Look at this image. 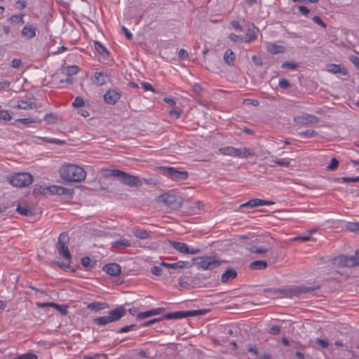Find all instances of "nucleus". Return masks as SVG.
I'll return each mask as SVG.
<instances>
[{"instance_id":"6ab92c4d","label":"nucleus","mask_w":359,"mask_h":359,"mask_svg":"<svg viewBox=\"0 0 359 359\" xmlns=\"http://www.w3.org/2000/svg\"><path fill=\"white\" fill-rule=\"evenodd\" d=\"M255 154V150L252 148H236L235 157L247 158L250 156H254Z\"/></svg>"},{"instance_id":"603ef678","label":"nucleus","mask_w":359,"mask_h":359,"mask_svg":"<svg viewBox=\"0 0 359 359\" xmlns=\"http://www.w3.org/2000/svg\"><path fill=\"white\" fill-rule=\"evenodd\" d=\"M17 121L22 123L23 124L27 125V124L32 123H40L41 121V120L36 121V120H34V119L28 118H18L17 120Z\"/></svg>"},{"instance_id":"a878e982","label":"nucleus","mask_w":359,"mask_h":359,"mask_svg":"<svg viewBox=\"0 0 359 359\" xmlns=\"http://www.w3.org/2000/svg\"><path fill=\"white\" fill-rule=\"evenodd\" d=\"M112 248L114 250L123 249L131 245L130 241L123 238L112 243Z\"/></svg>"},{"instance_id":"8fccbe9b","label":"nucleus","mask_w":359,"mask_h":359,"mask_svg":"<svg viewBox=\"0 0 359 359\" xmlns=\"http://www.w3.org/2000/svg\"><path fill=\"white\" fill-rule=\"evenodd\" d=\"M84 104V100L81 97H76L72 102V106L79 108L81 107Z\"/></svg>"},{"instance_id":"ddd939ff","label":"nucleus","mask_w":359,"mask_h":359,"mask_svg":"<svg viewBox=\"0 0 359 359\" xmlns=\"http://www.w3.org/2000/svg\"><path fill=\"white\" fill-rule=\"evenodd\" d=\"M273 204H274V202H273V201L259 199V198H253V199L248 201V202H246L245 203L241 204L239 206V208L240 209H241L243 208H255V207H258V206L269 205H273Z\"/></svg>"},{"instance_id":"423d86ee","label":"nucleus","mask_w":359,"mask_h":359,"mask_svg":"<svg viewBox=\"0 0 359 359\" xmlns=\"http://www.w3.org/2000/svg\"><path fill=\"white\" fill-rule=\"evenodd\" d=\"M193 261L196 262V264L201 269L204 270H212L218 267L222 261L216 259L212 257H195Z\"/></svg>"},{"instance_id":"e2e57ef3","label":"nucleus","mask_w":359,"mask_h":359,"mask_svg":"<svg viewBox=\"0 0 359 359\" xmlns=\"http://www.w3.org/2000/svg\"><path fill=\"white\" fill-rule=\"evenodd\" d=\"M316 343L323 348H327L329 346V341L327 339H317Z\"/></svg>"},{"instance_id":"cd10ccee","label":"nucleus","mask_w":359,"mask_h":359,"mask_svg":"<svg viewBox=\"0 0 359 359\" xmlns=\"http://www.w3.org/2000/svg\"><path fill=\"white\" fill-rule=\"evenodd\" d=\"M319 286H313V287H307V286H299L294 287V292H296V294H307L313 292V291L319 289Z\"/></svg>"},{"instance_id":"052dcab7","label":"nucleus","mask_w":359,"mask_h":359,"mask_svg":"<svg viewBox=\"0 0 359 359\" xmlns=\"http://www.w3.org/2000/svg\"><path fill=\"white\" fill-rule=\"evenodd\" d=\"M313 21L315 23L319 25L320 26H321L323 28H326L327 27V25L325 22H323L322 19L320 17H318V16H314L313 18Z\"/></svg>"},{"instance_id":"dca6fc26","label":"nucleus","mask_w":359,"mask_h":359,"mask_svg":"<svg viewBox=\"0 0 359 359\" xmlns=\"http://www.w3.org/2000/svg\"><path fill=\"white\" fill-rule=\"evenodd\" d=\"M50 192L51 194L67 195L69 194V189L61 186L53 185L43 189V193Z\"/></svg>"},{"instance_id":"338daca9","label":"nucleus","mask_w":359,"mask_h":359,"mask_svg":"<svg viewBox=\"0 0 359 359\" xmlns=\"http://www.w3.org/2000/svg\"><path fill=\"white\" fill-rule=\"evenodd\" d=\"M22 66V61L20 59H13L11 61V67L13 68H20Z\"/></svg>"},{"instance_id":"39448f33","label":"nucleus","mask_w":359,"mask_h":359,"mask_svg":"<svg viewBox=\"0 0 359 359\" xmlns=\"http://www.w3.org/2000/svg\"><path fill=\"white\" fill-rule=\"evenodd\" d=\"M260 239L263 240L264 245L256 246L253 245L250 248L249 250L252 253L266 255L267 252L270 251V250L273 247L275 241L274 239L269 236H264L260 238Z\"/></svg>"},{"instance_id":"5701e85b","label":"nucleus","mask_w":359,"mask_h":359,"mask_svg":"<svg viewBox=\"0 0 359 359\" xmlns=\"http://www.w3.org/2000/svg\"><path fill=\"white\" fill-rule=\"evenodd\" d=\"M16 211L19 214L27 217H30L34 215V211L30 209L28 205L25 203L19 204L17 206Z\"/></svg>"},{"instance_id":"774afa93","label":"nucleus","mask_w":359,"mask_h":359,"mask_svg":"<svg viewBox=\"0 0 359 359\" xmlns=\"http://www.w3.org/2000/svg\"><path fill=\"white\" fill-rule=\"evenodd\" d=\"M178 55L182 60H187L188 58V53L184 49H180Z\"/></svg>"},{"instance_id":"13d9d810","label":"nucleus","mask_w":359,"mask_h":359,"mask_svg":"<svg viewBox=\"0 0 359 359\" xmlns=\"http://www.w3.org/2000/svg\"><path fill=\"white\" fill-rule=\"evenodd\" d=\"M329 71L337 74L341 72V67L339 65L332 64L330 65Z\"/></svg>"},{"instance_id":"6e6552de","label":"nucleus","mask_w":359,"mask_h":359,"mask_svg":"<svg viewBox=\"0 0 359 359\" xmlns=\"http://www.w3.org/2000/svg\"><path fill=\"white\" fill-rule=\"evenodd\" d=\"M337 260L342 266L352 267L359 265V249L355 251L354 255H340L338 257Z\"/></svg>"},{"instance_id":"bf43d9fd","label":"nucleus","mask_w":359,"mask_h":359,"mask_svg":"<svg viewBox=\"0 0 359 359\" xmlns=\"http://www.w3.org/2000/svg\"><path fill=\"white\" fill-rule=\"evenodd\" d=\"M349 60L357 67L359 69V57L352 55L348 57Z\"/></svg>"},{"instance_id":"79ce46f5","label":"nucleus","mask_w":359,"mask_h":359,"mask_svg":"<svg viewBox=\"0 0 359 359\" xmlns=\"http://www.w3.org/2000/svg\"><path fill=\"white\" fill-rule=\"evenodd\" d=\"M23 18V14L13 15L8 19V20L14 23L23 24L25 22Z\"/></svg>"},{"instance_id":"9b49d317","label":"nucleus","mask_w":359,"mask_h":359,"mask_svg":"<svg viewBox=\"0 0 359 359\" xmlns=\"http://www.w3.org/2000/svg\"><path fill=\"white\" fill-rule=\"evenodd\" d=\"M118 180L124 184L129 187L141 186L142 183L137 177L130 175L126 172L121 171L120 175H118Z\"/></svg>"},{"instance_id":"c85d7f7f","label":"nucleus","mask_w":359,"mask_h":359,"mask_svg":"<svg viewBox=\"0 0 359 359\" xmlns=\"http://www.w3.org/2000/svg\"><path fill=\"white\" fill-rule=\"evenodd\" d=\"M108 307H109V306L106 303L98 302H94L90 303L87 306L88 309L93 310L95 311H100L107 309Z\"/></svg>"},{"instance_id":"4be33fe9","label":"nucleus","mask_w":359,"mask_h":359,"mask_svg":"<svg viewBox=\"0 0 359 359\" xmlns=\"http://www.w3.org/2000/svg\"><path fill=\"white\" fill-rule=\"evenodd\" d=\"M237 272L233 269H229L222 275L221 281L224 283H229L236 278Z\"/></svg>"},{"instance_id":"f257e3e1","label":"nucleus","mask_w":359,"mask_h":359,"mask_svg":"<svg viewBox=\"0 0 359 359\" xmlns=\"http://www.w3.org/2000/svg\"><path fill=\"white\" fill-rule=\"evenodd\" d=\"M60 172L61 177L67 182H80L86 177L84 169L74 164L63 165Z\"/></svg>"},{"instance_id":"4d7b16f0","label":"nucleus","mask_w":359,"mask_h":359,"mask_svg":"<svg viewBox=\"0 0 359 359\" xmlns=\"http://www.w3.org/2000/svg\"><path fill=\"white\" fill-rule=\"evenodd\" d=\"M136 327V325L135 324H131L130 325H126V326H124L123 327H121L118 331V333H123V332H128L132 330H133L135 327Z\"/></svg>"},{"instance_id":"69168bd1","label":"nucleus","mask_w":359,"mask_h":359,"mask_svg":"<svg viewBox=\"0 0 359 359\" xmlns=\"http://www.w3.org/2000/svg\"><path fill=\"white\" fill-rule=\"evenodd\" d=\"M280 327L278 325H273L270 328L269 332L271 334L276 335L280 332Z\"/></svg>"},{"instance_id":"0e129e2a","label":"nucleus","mask_w":359,"mask_h":359,"mask_svg":"<svg viewBox=\"0 0 359 359\" xmlns=\"http://www.w3.org/2000/svg\"><path fill=\"white\" fill-rule=\"evenodd\" d=\"M311 240V237L309 236H297L293 238H292V241H302V242H306Z\"/></svg>"},{"instance_id":"09e8293b","label":"nucleus","mask_w":359,"mask_h":359,"mask_svg":"<svg viewBox=\"0 0 359 359\" xmlns=\"http://www.w3.org/2000/svg\"><path fill=\"white\" fill-rule=\"evenodd\" d=\"M79 68L76 66H69L67 68V74L68 76H72L76 74L79 72Z\"/></svg>"},{"instance_id":"2eb2a0df","label":"nucleus","mask_w":359,"mask_h":359,"mask_svg":"<svg viewBox=\"0 0 359 359\" xmlns=\"http://www.w3.org/2000/svg\"><path fill=\"white\" fill-rule=\"evenodd\" d=\"M161 266H165L168 269H182L191 268L192 266V264L189 262L185 261H179L175 263H167L162 262L161 263Z\"/></svg>"},{"instance_id":"6e6d98bb","label":"nucleus","mask_w":359,"mask_h":359,"mask_svg":"<svg viewBox=\"0 0 359 359\" xmlns=\"http://www.w3.org/2000/svg\"><path fill=\"white\" fill-rule=\"evenodd\" d=\"M44 120L46 121H47L49 124H52V123H55L56 118H55V114L50 113V114H47L44 116Z\"/></svg>"},{"instance_id":"7ed1b4c3","label":"nucleus","mask_w":359,"mask_h":359,"mask_svg":"<svg viewBox=\"0 0 359 359\" xmlns=\"http://www.w3.org/2000/svg\"><path fill=\"white\" fill-rule=\"evenodd\" d=\"M158 202L163 203L172 209L180 208L182 205V198L180 196L170 194H163L158 196Z\"/></svg>"},{"instance_id":"3c124183","label":"nucleus","mask_w":359,"mask_h":359,"mask_svg":"<svg viewBox=\"0 0 359 359\" xmlns=\"http://www.w3.org/2000/svg\"><path fill=\"white\" fill-rule=\"evenodd\" d=\"M0 119L4 121H10L11 119V116L9 114V111L7 110H1Z\"/></svg>"},{"instance_id":"aec40b11","label":"nucleus","mask_w":359,"mask_h":359,"mask_svg":"<svg viewBox=\"0 0 359 359\" xmlns=\"http://www.w3.org/2000/svg\"><path fill=\"white\" fill-rule=\"evenodd\" d=\"M164 310H165V309L163 307L154 309L150 311L139 313H137V317L138 319L142 320V319L149 318L151 316L159 315L163 311H164Z\"/></svg>"},{"instance_id":"0eeeda50","label":"nucleus","mask_w":359,"mask_h":359,"mask_svg":"<svg viewBox=\"0 0 359 359\" xmlns=\"http://www.w3.org/2000/svg\"><path fill=\"white\" fill-rule=\"evenodd\" d=\"M163 174L173 180H183L187 179L189 174L187 171H180L172 167H162Z\"/></svg>"},{"instance_id":"bb28decb","label":"nucleus","mask_w":359,"mask_h":359,"mask_svg":"<svg viewBox=\"0 0 359 359\" xmlns=\"http://www.w3.org/2000/svg\"><path fill=\"white\" fill-rule=\"evenodd\" d=\"M267 266L268 264L266 261L257 260L251 262L249 265V268L252 270H264Z\"/></svg>"},{"instance_id":"f704fd0d","label":"nucleus","mask_w":359,"mask_h":359,"mask_svg":"<svg viewBox=\"0 0 359 359\" xmlns=\"http://www.w3.org/2000/svg\"><path fill=\"white\" fill-rule=\"evenodd\" d=\"M133 232L134 236L140 239H147L149 237V233L144 229H135Z\"/></svg>"},{"instance_id":"20e7f679","label":"nucleus","mask_w":359,"mask_h":359,"mask_svg":"<svg viewBox=\"0 0 359 359\" xmlns=\"http://www.w3.org/2000/svg\"><path fill=\"white\" fill-rule=\"evenodd\" d=\"M69 235L66 232L60 234L57 244V250L58 253L62 256L66 260L70 261L72 255L69 252L67 243L69 241Z\"/></svg>"},{"instance_id":"864d4df0","label":"nucleus","mask_w":359,"mask_h":359,"mask_svg":"<svg viewBox=\"0 0 359 359\" xmlns=\"http://www.w3.org/2000/svg\"><path fill=\"white\" fill-rule=\"evenodd\" d=\"M151 273L157 276H160L163 274V270L161 266H154L151 269Z\"/></svg>"},{"instance_id":"b1692460","label":"nucleus","mask_w":359,"mask_h":359,"mask_svg":"<svg viewBox=\"0 0 359 359\" xmlns=\"http://www.w3.org/2000/svg\"><path fill=\"white\" fill-rule=\"evenodd\" d=\"M36 28L32 25H25L22 31V34L27 38V39H32L36 36Z\"/></svg>"},{"instance_id":"de8ad7c7","label":"nucleus","mask_w":359,"mask_h":359,"mask_svg":"<svg viewBox=\"0 0 359 359\" xmlns=\"http://www.w3.org/2000/svg\"><path fill=\"white\" fill-rule=\"evenodd\" d=\"M339 165V161L337 158H332L330 164L327 166V170H334L337 168Z\"/></svg>"},{"instance_id":"c9c22d12","label":"nucleus","mask_w":359,"mask_h":359,"mask_svg":"<svg viewBox=\"0 0 359 359\" xmlns=\"http://www.w3.org/2000/svg\"><path fill=\"white\" fill-rule=\"evenodd\" d=\"M93 322L95 324L98 325H105L111 323L109 316L97 317L93 319Z\"/></svg>"},{"instance_id":"c756f323","label":"nucleus","mask_w":359,"mask_h":359,"mask_svg":"<svg viewBox=\"0 0 359 359\" xmlns=\"http://www.w3.org/2000/svg\"><path fill=\"white\" fill-rule=\"evenodd\" d=\"M186 318L185 311H176L168 313L162 316V318L166 320L178 319Z\"/></svg>"},{"instance_id":"e433bc0d","label":"nucleus","mask_w":359,"mask_h":359,"mask_svg":"<svg viewBox=\"0 0 359 359\" xmlns=\"http://www.w3.org/2000/svg\"><path fill=\"white\" fill-rule=\"evenodd\" d=\"M276 293L282 294L287 297H291L292 294H296L294 287L279 289L276 291Z\"/></svg>"},{"instance_id":"a211bd4d","label":"nucleus","mask_w":359,"mask_h":359,"mask_svg":"<svg viewBox=\"0 0 359 359\" xmlns=\"http://www.w3.org/2000/svg\"><path fill=\"white\" fill-rule=\"evenodd\" d=\"M109 81V76L102 72H95L94 78L93 79V83L94 84H96L97 86H103L104 84H107Z\"/></svg>"},{"instance_id":"a18cd8bd","label":"nucleus","mask_w":359,"mask_h":359,"mask_svg":"<svg viewBox=\"0 0 359 359\" xmlns=\"http://www.w3.org/2000/svg\"><path fill=\"white\" fill-rule=\"evenodd\" d=\"M299 134L301 136H303L305 137H311L317 136L318 133L313 130H307L305 131L299 132Z\"/></svg>"},{"instance_id":"680f3d73","label":"nucleus","mask_w":359,"mask_h":359,"mask_svg":"<svg viewBox=\"0 0 359 359\" xmlns=\"http://www.w3.org/2000/svg\"><path fill=\"white\" fill-rule=\"evenodd\" d=\"M279 86L281 88L285 89V88L290 87V83H289V81L287 79H282L279 81Z\"/></svg>"},{"instance_id":"f03ea898","label":"nucleus","mask_w":359,"mask_h":359,"mask_svg":"<svg viewBox=\"0 0 359 359\" xmlns=\"http://www.w3.org/2000/svg\"><path fill=\"white\" fill-rule=\"evenodd\" d=\"M8 180L14 187H24L33 182V177L27 172H19L8 177Z\"/></svg>"},{"instance_id":"f8f14e48","label":"nucleus","mask_w":359,"mask_h":359,"mask_svg":"<svg viewBox=\"0 0 359 359\" xmlns=\"http://www.w3.org/2000/svg\"><path fill=\"white\" fill-rule=\"evenodd\" d=\"M121 98V93L116 89H109L103 95L104 101L108 104H116Z\"/></svg>"},{"instance_id":"4468645a","label":"nucleus","mask_w":359,"mask_h":359,"mask_svg":"<svg viewBox=\"0 0 359 359\" xmlns=\"http://www.w3.org/2000/svg\"><path fill=\"white\" fill-rule=\"evenodd\" d=\"M126 314V310L123 306H119L109 312V317L111 323L118 321Z\"/></svg>"},{"instance_id":"58836bf2","label":"nucleus","mask_w":359,"mask_h":359,"mask_svg":"<svg viewBox=\"0 0 359 359\" xmlns=\"http://www.w3.org/2000/svg\"><path fill=\"white\" fill-rule=\"evenodd\" d=\"M346 229L349 231L359 233V222H348L346 225Z\"/></svg>"},{"instance_id":"393cba45","label":"nucleus","mask_w":359,"mask_h":359,"mask_svg":"<svg viewBox=\"0 0 359 359\" xmlns=\"http://www.w3.org/2000/svg\"><path fill=\"white\" fill-rule=\"evenodd\" d=\"M236 58L235 53L231 49H227L223 57L224 62L229 66H233Z\"/></svg>"},{"instance_id":"c03bdc74","label":"nucleus","mask_w":359,"mask_h":359,"mask_svg":"<svg viewBox=\"0 0 359 359\" xmlns=\"http://www.w3.org/2000/svg\"><path fill=\"white\" fill-rule=\"evenodd\" d=\"M51 306L55 308L62 315L67 313V306L64 305H59L55 303H51Z\"/></svg>"},{"instance_id":"473e14b6","label":"nucleus","mask_w":359,"mask_h":359,"mask_svg":"<svg viewBox=\"0 0 359 359\" xmlns=\"http://www.w3.org/2000/svg\"><path fill=\"white\" fill-rule=\"evenodd\" d=\"M267 50L272 54L283 53L284 48L281 46H278L273 43H270L266 47Z\"/></svg>"},{"instance_id":"ea45409f","label":"nucleus","mask_w":359,"mask_h":359,"mask_svg":"<svg viewBox=\"0 0 359 359\" xmlns=\"http://www.w3.org/2000/svg\"><path fill=\"white\" fill-rule=\"evenodd\" d=\"M81 263L83 266L88 269H92L95 264L89 257H83Z\"/></svg>"},{"instance_id":"49530a36","label":"nucleus","mask_w":359,"mask_h":359,"mask_svg":"<svg viewBox=\"0 0 359 359\" xmlns=\"http://www.w3.org/2000/svg\"><path fill=\"white\" fill-rule=\"evenodd\" d=\"M281 67L287 69H296L298 68V65L292 62H285L282 64Z\"/></svg>"},{"instance_id":"4c0bfd02","label":"nucleus","mask_w":359,"mask_h":359,"mask_svg":"<svg viewBox=\"0 0 359 359\" xmlns=\"http://www.w3.org/2000/svg\"><path fill=\"white\" fill-rule=\"evenodd\" d=\"M257 37V32L255 29H248L246 33L245 39H244L245 43H248L252 40H255Z\"/></svg>"},{"instance_id":"a19ab883","label":"nucleus","mask_w":359,"mask_h":359,"mask_svg":"<svg viewBox=\"0 0 359 359\" xmlns=\"http://www.w3.org/2000/svg\"><path fill=\"white\" fill-rule=\"evenodd\" d=\"M271 158H273L272 161L276 165H278L280 166H284V167H289L290 165V161H288L287 159L279 160V159H277V158L274 157V156H271Z\"/></svg>"},{"instance_id":"5fc2aeb1","label":"nucleus","mask_w":359,"mask_h":359,"mask_svg":"<svg viewBox=\"0 0 359 359\" xmlns=\"http://www.w3.org/2000/svg\"><path fill=\"white\" fill-rule=\"evenodd\" d=\"M229 38L233 42H244V38L234 33H231Z\"/></svg>"},{"instance_id":"72a5a7b5","label":"nucleus","mask_w":359,"mask_h":359,"mask_svg":"<svg viewBox=\"0 0 359 359\" xmlns=\"http://www.w3.org/2000/svg\"><path fill=\"white\" fill-rule=\"evenodd\" d=\"M219 152L226 156L235 157L236 148L231 146H226L219 149Z\"/></svg>"},{"instance_id":"7c9ffc66","label":"nucleus","mask_w":359,"mask_h":359,"mask_svg":"<svg viewBox=\"0 0 359 359\" xmlns=\"http://www.w3.org/2000/svg\"><path fill=\"white\" fill-rule=\"evenodd\" d=\"M94 47L97 53L102 55L104 58H107L109 56V51L100 42L95 41Z\"/></svg>"},{"instance_id":"1a4fd4ad","label":"nucleus","mask_w":359,"mask_h":359,"mask_svg":"<svg viewBox=\"0 0 359 359\" xmlns=\"http://www.w3.org/2000/svg\"><path fill=\"white\" fill-rule=\"evenodd\" d=\"M169 243L175 250L180 253L185 255H196L201 252L198 248L190 249L189 247L184 243L170 241Z\"/></svg>"},{"instance_id":"2f4dec72","label":"nucleus","mask_w":359,"mask_h":359,"mask_svg":"<svg viewBox=\"0 0 359 359\" xmlns=\"http://www.w3.org/2000/svg\"><path fill=\"white\" fill-rule=\"evenodd\" d=\"M121 170L118 169H104L102 170V175L104 177H115L118 179Z\"/></svg>"},{"instance_id":"37998d69","label":"nucleus","mask_w":359,"mask_h":359,"mask_svg":"<svg viewBox=\"0 0 359 359\" xmlns=\"http://www.w3.org/2000/svg\"><path fill=\"white\" fill-rule=\"evenodd\" d=\"M206 313L205 310L199 309V310H193L185 311L186 318L189 316H197L200 315H203Z\"/></svg>"},{"instance_id":"412c9836","label":"nucleus","mask_w":359,"mask_h":359,"mask_svg":"<svg viewBox=\"0 0 359 359\" xmlns=\"http://www.w3.org/2000/svg\"><path fill=\"white\" fill-rule=\"evenodd\" d=\"M41 107V104L36 102H28L25 100L19 101L18 105L15 107L18 109H37Z\"/></svg>"},{"instance_id":"f3484780","label":"nucleus","mask_w":359,"mask_h":359,"mask_svg":"<svg viewBox=\"0 0 359 359\" xmlns=\"http://www.w3.org/2000/svg\"><path fill=\"white\" fill-rule=\"evenodd\" d=\"M102 270L110 276H116L121 271V266L116 263H109L105 264Z\"/></svg>"},{"instance_id":"9d476101","label":"nucleus","mask_w":359,"mask_h":359,"mask_svg":"<svg viewBox=\"0 0 359 359\" xmlns=\"http://www.w3.org/2000/svg\"><path fill=\"white\" fill-rule=\"evenodd\" d=\"M294 121L296 123L310 126L318 123L319 122V118L313 114L303 113L299 116H295Z\"/></svg>"}]
</instances>
